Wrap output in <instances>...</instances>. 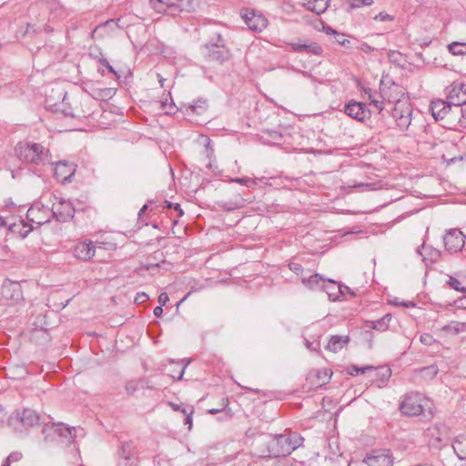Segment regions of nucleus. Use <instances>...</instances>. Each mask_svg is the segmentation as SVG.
I'll use <instances>...</instances> for the list:
<instances>
[{
    "mask_svg": "<svg viewBox=\"0 0 466 466\" xmlns=\"http://www.w3.org/2000/svg\"><path fill=\"white\" fill-rule=\"evenodd\" d=\"M304 41L305 39L298 38L296 41L289 42L288 45L290 46L292 51L301 53V46H303Z\"/></svg>",
    "mask_w": 466,
    "mask_h": 466,
    "instance_id": "obj_43",
    "label": "nucleus"
},
{
    "mask_svg": "<svg viewBox=\"0 0 466 466\" xmlns=\"http://www.w3.org/2000/svg\"><path fill=\"white\" fill-rule=\"evenodd\" d=\"M172 207H173V205H172L171 203H168V204H167V208H172ZM174 209H175L176 211H177V213H178V217H182V216H183L184 212H183V210L181 209V208H180V205H179V204L176 203V204L174 205Z\"/></svg>",
    "mask_w": 466,
    "mask_h": 466,
    "instance_id": "obj_53",
    "label": "nucleus"
},
{
    "mask_svg": "<svg viewBox=\"0 0 466 466\" xmlns=\"http://www.w3.org/2000/svg\"><path fill=\"white\" fill-rule=\"evenodd\" d=\"M402 307H405V308H414L416 305L414 302L412 301H404V300H401V305Z\"/></svg>",
    "mask_w": 466,
    "mask_h": 466,
    "instance_id": "obj_57",
    "label": "nucleus"
},
{
    "mask_svg": "<svg viewBox=\"0 0 466 466\" xmlns=\"http://www.w3.org/2000/svg\"><path fill=\"white\" fill-rule=\"evenodd\" d=\"M453 115L455 116L454 118H457L460 127H466V106L455 109V112H451V116H453Z\"/></svg>",
    "mask_w": 466,
    "mask_h": 466,
    "instance_id": "obj_35",
    "label": "nucleus"
},
{
    "mask_svg": "<svg viewBox=\"0 0 466 466\" xmlns=\"http://www.w3.org/2000/svg\"><path fill=\"white\" fill-rule=\"evenodd\" d=\"M19 459H20V454H18V453H12V454H10V455L6 458L5 462H6L7 464H9L11 460L18 461Z\"/></svg>",
    "mask_w": 466,
    "mask_h": 466,
    "instance_id": "obj_56",
    "label": "nucleus"
},
{
    "mask_svg": "<svg viewBox=\"0 0 466 466\" xmlns=\"http://www.w3.org/2000/svg\"><path fill=\"white\" fill-rule=\"evenodd\" d=\"M52 213L60 220L66 221L74 217L75 208L70 201L61 199L53 204Z\"/></svg>",
    "mask_w": 466,
    "mask_h": 466,
    "instance_id": "obj_14",
    "label": "nucleus"
},
{
    "mask_svg": "<svg viewBox=\"0 0 466 466\" xmlns=\"http://www.w3.org/2000/svg\"><path fill=\"white\" fill-rule=\"evenodd\" d=\"M390 303L392 304V305H395V306H400L401 305V301L398 298H394L393 299H391L390 301Z\"/></svg>",
    "mask_w": 466,
    "mask_h": 466,
    "instance_id": "obj_61",
    "label": "nucleus"
},
{
    "mask_svg": "<svg viewBox=\"0 0 466 466\" xmlns=\"http://www.w3.org/2000/svg\"><path fill=\"white\" fill-rule=\"evenodd\" d=\"M420 372L422 378L426 380H431L437 375L438 368L435 365H431L420 369Z\"/></svg>",
    "mask_w": 466,
    "mask_h": 466,
    "instance_id": "obj_37",
    "label": "nucleus"
},
{
    "mask_svg": "<svg viewBox=\"0 0 466 466\" xmlns=\"http://www.w3.org/2000/svg\"><path fill=\"white\" fill-rule=\"evenodd\" d=\"M326 279H323L319 274H314L309 276V278H303L302 283L309 289H322L326 283Z\"/></svg>",
    "mask_w": 466,
    "mask_h": 466,
    "instance_id": "obj_23",
    "label": "nucleus"
},
{
    "mask_svg": "<svg viewBox=\"0 0 466 466\" xmlns=\"http://www.w3.org/2000/svg\"><path fill=\"white\" fill-rule=\"evenodd\" d=\"M146 212V204L142 206V208L139 210L138 216L141 218L142 215Z\"/></svg>",
    "mask_w": 466,
    "mask_h": 466,
    "instance_id": "obj_64",
    "label": "nucleus"
},
{
    "mask_svg": "<svg viewBox=\"0 0 466 466\" xmlns=\"http://www.w3.org/2000/svg\"><path fill=\"white\" fill-rule=\"evenodd\" d=\"M446 97L454 109H459L466 104V85L461 81H454L446 88Z\"/></svg>",
    "mask_w": 466,
    "mask_h": 466,
    "instance_id": "obj_6",
    "label": "nucleus"
},
{
    "mask_svg": "<svg viewBox=\"0 0 466 466\" xmlns=\"http://www.w3.org/2000/svg\"><path fill=\"white\" fill-rule=\"evenodd\" d=\"M344 112L350 117L363 122L370 115V110L364 103L354 100L350 101L346 106Z\"/></svg>",
    "mask_w": 466,
    "mask_h": 466,
    "instance_id": "obj_11",
    "label": "nucleus"
},
{
    "mask_svg": "<svg viewBox=\"0 0 466 466\" xmlns=\"http://www.w3.org/2000/svg\"><path fill=\"white\" fill-rule=\"evenodd\" d=\"M374 20L380 22H391L394 20V16L386 12H380L374 16Z\"/></svg>",
    "mask_w": 466,
    "mask_h": 466,
    "instance_id": "obj_42",
    "label": "nucleus"
},
{
    "mask_svg": "<svg viewBox=\"0 0 466 466\" xmlns=\"http://www.w3.org/2000/svg\"><path fill=\"white\" fill-rule=\"evenodd\" d=\"M31 33H33V34H36V33H37V31H36V29H35V28H34L30 24H28V25H26L25 34H31Z\"/></svg>",
    "mask_w": 466,
    "mask_h": 466,
    "instance_id": "obj_59",
    "label": "nucleus"
},
{
    "mask_svg": "<svg viewBox=\"0 0 466 466\" xmlns=\"http://www.w3.org/2000/svg\"><path fill=\"white\" fill-rule=\"evenodd\" d=\"M380 90H381V89L388 90V87L386 88V87L384 86V84H383V82H382V81L380 82ZM364 94H365V96H367V98L370 100V102L371 101V99H372V98H376V97H378V96L382 97V96H381V93H380V95H377V94H376V92H375V91H373L371 88H365V89H364Z\"/></svg>",
    "mask_w": 466,
    "mask_h": 466,
    "instance_id": "obj_40",
    "label": "nucleus"
},
{
    "mask_svg": "<svg viewBox=\"0 0 466 466\" xmlns=\"http://www.w3.org/2000/svg\"><path fill=\"white\" fill-rule=\"evenodd\" d=\"M305 345L309 350H317L316 348H312V343H310L309 340H306Z\"/></svg>",
    "mask_w": 466,
    "mask_h": 466,
    "instance_id": "obj_63",
    "label": "nucleus"
},
{
    "mask_svg": "<svg viewBox=\"0 0 466 466\" xmlns=\"http://www.w3.org/2000/svg\"><path fill=\"white\" fill-rule=\"evenodd\" d=\"M181 412L183 414H185V421H184L185 424L188 426V430H191L192 425H193V418H192V415L194 413L193 407L183 408L181 410Z\"/></svg>",
    "mask_w": 466,
    "mask_h": 466,
    "instance_id": "obj_38",
    "label": "nucleus"
},
{
    "mask_svg": "<svg viewBox=\"0 0 466 466\" xmlns=\"http://www.w3.org/2000/svg\"><path fill=\"white\" fill-rule=\"evenodd\" d=\"M26 218L38 226L43 225L49 220L47 210H41L36 206L31 207L27 210Z\"/></svg>",
    "mask_w": 466,
    "mask_h": 466,
    "instance_id": "obj_18",
    "label": "nucleus"
},
{
    "mask_svg": "<svg viewBox=\"0 0 466 466\" xmlns=\"http://www.w3.org/2000/svg\"><path fill=\"white\" fill-rule=\"evenodd\" d=\"M289 269L296 274H300L303 271V268L301 267V265L296 262L289 263Z\"/></svg>",
    "mask_w": 466,
    "mask_h": 466,
    "instance_id": "obj_49",
    "label": "nucleus"
},
{
    "mask_svg": "<svg viewBox=\"0 0 466 466\" xmlns=\"http://www.w3.org/2000/svg\"><path fill=\"white\" fill-rule=\"evenodd\" d=\"M242 18L250 30L262 31L268 25L267 18L262 15L256 13L252 9H247L242 13Z\"/></svg>",
    "mask_w": 466,
    "mask_h": 466,
    "instance_id": "obj_9",
    "label": "nucleus"
},
{
    "mask_svg": "<svg viewBox=\"0 0 466 466\" xmlns=\"http://www.w3.org/2000/svg\"><path fill=\"white\" fill-rule=\"evenodd\" d=\"M169 405L176 411H181V410L183 409L178 404H176V403H173V402H170Z\"/></svg>",
    "mask_w": 466,
    "mask_h": 466,
    "instance_id": "obj_60",
    "label": "nucleus"
},
{
    "mask_svg": "<svg viewBox=\"0 0 466 466\" xmlns=\"http://www.w3.org/2000/svg\"><path fill=\"white\" fill-rule=\"evenodd\" d=\"M156 77L157 79L158 84L160 85L161 88H164L165 91H167V93H163L161 99L159 101L160 108L165 112V114L170 115L175 112V104L173 103V100L170 96L169 89L171 86L169 84L165 85V82L167 79L163 77L160 74L156 73Z\"/></svg>",
    "mask_w": 466,
    "mask_h": 466,
    "instance_id": "obj_10",
    "label": "nucleus"
},
{
    "mask_svg": "<svg viewBox=\"0 0 466 466\" xmlns=\"http://www.w3.org/2000/svg\"><path fill=\"white\" fill-rule=\"evenodd\" d=\"M431 409V400L419 392L407 394L400 403V410L406 416H419Z\"/></svg>",
    "mask_w": 466,
    "mask_h": 466,
    "instance_id": "obj_4",
    "label": "nucleus"
},
{
    "mask_svg": "<svg viewBox=\"0 0 466 466\" xmlns=\"http://www.w3.org/2000/svg\"><path fill=\"white\" fill-rule=\"evenodd\" d=\"M97 247L104 249H114L116 248V244L111 241H107L106 239L97 242Z\"/></svg>",
    "mask_w": 466,
    "mask_h": 466,
    "instance_id": "obj_45",
    "label": "nucleus"
},
{
    "mask_svg": "<svg viewBox=\"0 0 466 466\" xmlns=\"http://www.w3.org/2000/svg\"><path fill=\"white\" fill-rule=\"evenodd\" d=\"M417 253L421 256L423 261L429 263H434L441 258L440 250L424 244L417 248Z\"/></svg>",
    "mask_w": 466,
    "mask_h": 466,
    "instance_id": "obj_19",
    "label": "nucleus"
},
{
    "mask_svg": "<svg viewBox=\"0 0 466 466\" xmlns=\"http://www.w3.org/2000/svg\"><path fill=\"white\" fill-rule=\"evenodd\" d=\"M452 107L453 106L451 105V103H449L448 100L445 101L442 99H435L431 103V115L435 120L443 119L449 115L450 112H451Z\"/></svg>",
    "mask_w": 466,
    "mask_h": 466,
    "instance_id": "obj_15",
    "label": "nucleus"
},
{
    "mask_svg": "<svg viewBox=\"0 0 466 466\" xmlns=\"http://www.w3.org/2000/svg\"><path fill=\"white\" fill-rule=\"evenodd\" d=\"M15 150L17 157L24 163L40 166L50 162L49 149L39 143L20 142Z\"/></svg>",
    "mask_w": 466,
    "mask_h": 466,
    "instance_id": "obj_3",
    "label": "nucleus"
},
{
    "mask_svg": "<svg viewBox=\"0 0 466 466\" xmlns=\"http://www.w3.org/2000/svg\"><path fill=\"white\" fill-rule=\"evenodd\" d=\"M366 466H392L394 458L390 450L372 451L363 460Z\"/></svg>",
    "mask_w": 466,
    "mask_h": 466,
    "instance_id": "obj_7",
    "label": "nucleus"
},
{
    "mask_svg": "<svg viewBox=\"0 0 466 466\" xmlns=\"http://www.w3.org/2000/svg\"><path fill=\"white\" fill-rule=\"evenodd\" d=\"M322 290L327 293L329 300L332 301L338 300L343 295L341 286L330 279H327Z\"/></svg>",
    "mask_w": 466,
    "mask_h": 466,
    "instance_id": "obj_20",
    "label": "nucleus"
},
{
    "mask_svg": "<svg viewBox=\"0 0 466 466\" xmlns=\"http://www.w3.org/2000/svg\"><path fill=\"white\" fill-rule=\"evenodd\" d=\"M232 182L245 185L248 187H251L257 185V180L250 177H236L231 179Z\"/></svg>",
    "mask_w": 466,
    "mask_h": 466,
    "instance_id": "obj_39",
    "label": "nucleus"
},
{
    "mask_svg": "<svg viewBox=\"0 0 466 466\" xmlns=\"http://www.w3.org/2000/svg\"><path fill=\"white\" fill-rule=\"evenodd\" d=\"M350 342V337L348 335L339 336L333 335L330 337L326 349L331 352H339Z\"/></svg>",
    "mask_w": 466,
    "mask_h": 466,
    "instance_id": "obj_21",
    "label": "nucleus"
},
{
    "mask_svg": "<svg viewBox=\"0 0 466 466\" xmlns=\"http://www.w3.org/2000/svg\"><path fill=\"white\" fill-rule=\"evenodd\" d=\"M370 369H371V367H370V366H367L365 368L352 367L350 374L353 376L362 374L365 372L366 370H370Z\"/></svg>",
    "mask_w": 466,
    "mask_h": 466,
    "instance_id": "obj_50",
    "label": "nucleus"
},
{
    "mask_svg": "<svg viewBox=\"0 0 466 466\" xmlns=\"http://www.w3.org/2000/svg\"><path fill=\"white\" fill-rule=\"evenodd\" d=\"M146 300V293L142 292L137 294V296L135 299L136 303H143Z\"/></svg>",
    "mask_w": 466,
    "mask_h": 466,
    "instance_id": "obj_55",
    "label": "nucleus"
},
{
    "mask_svg": "<svg viewBox=\"0 0 466 466\" xmlns=\"http://www.w3.org/2000/svg\"><path fill=\"white\" fill-rule=\"evenodd\" d=\"M351 8H360L361 6H370L373 4V0H350Z\"/></svg>",
    "mask_w": 466,
    "mask_h": 466,
    "instance_id": "obj_41",
    "label": "nucleus"
},
{
    "mask_svg": "<svg viewBox=\"0 0 466 466\" xmlns=\"http://www.w3.org/2000/svg\"><path fill=\"white\" fill-rule=\"evenodd\" d=\"M420 340L421 343H423L424 345H431L434 341V339L431 335L428 334V333H423L420 335Z\"/></svg>",
    "mask_w": 466,
    "mask_h": 466,
    "instance_id": "obj_48",
    "label": "nucleus"
},
{
    "mask_svg": "<svg viewBox=\"0 0 466 466\" xmlns=\"http://www.w3.org/2000/svg\"><path fill=\"white\" fill-rule=\"evenodd\" d=\"M169 300L168 296L166 292H163L158 297V302L160 306L166 305V303Z\"/></svg>",
    "mask_w": 466,
    "mask_h": 466,
    "instance_id": "obj_52",
    "label": "nucleus"
},
{
    "mask_svg": "<svg viewBox=\"0 0 466 466\" xmlns=\"http://www.w3.org/2000/svg\"><path fill=\"white\" fill-rule=\"evenodd\" d=\"M381 96L388 102L394 103L392 116L401 130H406L411 122L412 108L410 101L404 96V92L399 85L392 83L388 90L381 89Z\"/></svg>",
    "mask_w": 466,
    "mask_h": 466,
    "instance_id": "obj_2",
    "label": "nucleus"
},
{
    "mask_svg": "<svg viewBox=\"0 0 466 466\" xmlns=\"http://www.w3.org/2000/svg\"><path fill=\"white\" fill-rule=\"evenodd\" d=\"M322 31L324 33H326L327 35H335L337 34V31L335 29H333L332 27L330 26H325V25H322Z\"/></svg>",
    "mask_w": 466,
    "mask_h": 466,
    "instance_id": "obj_54",
    "label": "nucleus"
},
{
    "mask_svg": "<svg viewBox=\"0 0 466 466\" xmlns=\"http://www.w3.org/2000/svg\"><path fill=\"white\" fill-rule=\"evenodd\" d=\"M163 312L162 306H157L154 309V314L156 317H159Z\"/></svg>",
    "mask_w": 466,
    "mask_h": 466,
    "instance_id": "obj_58",
    "label": "nucleus"
},
{
    "mask_svg": "<svg viewBox=\"0 0 466 466\" xmlns=\"http://www.w3.org/2000/svg\"><path fill=\"white\" fill-rule=\"evenodd\" d=\"M150 7L157 15H176L181 12L179 5L173 2L164 0H149Z\"/></svg>",
    "mask_w": 466,
    "mask_h": 466,
    "instance_id": "obj_12",
    "label": "nucleus"
},
{
    "mask_svg": "<svg viewBox=\"0 0 466 466\" xmlns=\"http://www.w3.org/2000/svg\"><path fill=\"white\" fill-rule=\"evenodd\" d=\"M74 173L75 167L72 164L65 161H58L54 164V174L62 182L67 181Z\"/></svg>",
    "mask_w": 466,
    "mask_h": 466,
    "instance_id": "obj_16",
    "label": "nucleus"
},
{
    "mask_svg": "<svg viewBox=\"0 0 466 466\" xmlns=\"http://www.w3.org/2000/svg\"><path fill=\"white\" fill-rule=\"evenodd\" d=\"M330 0H306L304 5L307 9L320 15L324 13L329 7Z\"/></svg>",
    "mask_w": 466,
    "mask_h": 466,
    "instance_id": "obj_24",
    "label": "nucleus"
},
{
    "mask_svg": "<svg viewBox=\"0 0 466 466\" xmlns=\"http://www.w3.org/2000/svg\"><path fill=\"white\" fill-rule=\"evenodd\" d=\"M322 47L318 43L310 42L307 39H305L303 42V46H301V53L319 56L322 54Z\"/></svg>",
    "mask_w": 466,
    "mask_h": 466,
    "instance_id": "obj_29",
    "label": "nucleus"
},
{
    "mask_svg": "<svg viewBox=\"0 0 466 466\" xmlns=\"http://www.w3.org/2000/svg\"><path fill=\"white\" fill-rule=\"evenodd\" d=\"M448 284L453 289L460 292H466V275L460 277H451Z\"/></svg>",
    "mask_w": 466,
    "mask_h": 466,
    "instance_id": "obj_28",
    "label": "nucleus"
},
{
    "mask_svg": "<svg viewBox=\"0 0 466 466\" xmlns=\"http://www.w3.org/2000/svg\"><path fill=\"white\" fill-rule=\"evenodd\" d=\"M452 448L460 460H466V433L456 437Z\"/></svg>",
    "mask_w": 466,
    "mask_h": 466,
    "instance_id": "obj_25",
    "label": "nucleus"
},
{
    "mask_svg": "<svg viewBox=\"0 0 466 466\" xmlns=\"http://www.w3.org/2000/svg\"><path fill=\"white\" fill-rule=\"evenodd\" d=\"M349 187L357 188L360 191L374 189L373 186L370 183H358V184H354V185L349 186Z\"/></svg>",
    "mask_w": 466,
    "mask_h": 466,
    "instance_id": "obj_46",
    "label": "nucleus"
},
{
    "mask_svg": "<svg viewBox=\"0 0 466 466\" xmlns=\"http://www.w3.org/2000/svg\"><path fill=\"white\" fill-rule=\"evenodd\" d=\"M16 419L26 427H33L39 422L38 414L31 409H24L16 412Z\"/></svg>",
    "mask_w": 466,
    "mask_h": 466,
    "instance_id": "obj_17",
    "label": "nucleus"
},
{
    "mask_svg": "<svg viewBox=\"0 0 466 466\" xmlns=\"http://www.w3.org/2000/svg\"><path fill=\"white\" fill-rule=\"evenodd\" d=\"M316 378H317V381H316V384L318 386H322V385H325L327 384L330 378H331V375H332V372L330 370H328V369H324V370H316L314 372Z\"/></svg>",
    "mask_w": 466,
    "mask_h": 466,
    "instance_id": "obj_33",
    "label": "nucleus"
},
{
    "mask_svg": "<svg viewBox=\"0 0 466 466\" xmlns=\"http://www.w3.org/2000/svg\"><path fill=\"white\" fill-rule=\"evenodd\" d=\"M74 431H76L75 428H69L63 424H46L43 428V433L46 439H50L51 441L54 440L53 435H57L58 437L65 438L68 441H73L75 438L73 435Z\"/></svg>",
    "mask_w": 466,
    "mask_h": 466,
    "instance_id": "obj_8",
    "label": "nucleus"
},
{
    "mask_svg": "<svg viewBox=\"0 0 466 466\" xmlns=\"http://www.w3.org/2000/svg\"><path fill=\"white\" fill-rule=\"evenodd\" d=\"M370 49H371V47H370L369 45H367V44H363V45L361 46V50H362V51H364V52H368V51H370Z\"/></svg>",
    "mask_w": 466,
    "mask_h": 466,
    "instance_id": "obj_62",
    "label": "nucleus"
},
{
    "mask_svg": "<svg viewBox=\"0 0 466 466\" xmlns=\"http://www.w3.org/2000/svg\"><path fill=\"white\" fill-rule=\"evenodd\" d=\"M334 35L337 43L339 44L340 46H347L348 44H350V40L346 38V35L344 34L337 32V34H335Z\"/></svg>",
    "mask_w": 466,
    "mask_h": 466,
    "instance_id": "obj_47",
    "label": "nucleus"
},
{
    "mask_svg": "<svg viewBox=\"0 0 466 466\" xmlns=\"http://www.w3.org/2000/svg\"><path fill=\"white\" fill-rule=\"evenodd\" d=\"M303 438L295 432L279 435H262L256 443L258 455L261 458H278L290 454L302 445Z\"/></svg>",
    "mask_w": 466,
    "mask_h": 466,
    "instance_id": "obj_1",
    "label": "nucleus"
},
{
    "mask_svg": "<svg viewBox=\"0 0 466 466\" xmlns=\"http://www.w3.org/2000/svg\"><path fill=\"white\" fill-rule=\"evenodd\" d=\"M245 206V200L242 198H238L235 201L224 202L221 204V208L231 211L241 208Z\"/></svg>",
    "mask_w": 466,
    "mask_h": 466,
    "instance_id": "obj_36",
    "label": "nucleus"
},
{
    "mask_svg": "<svg viewBox=\"0 0 466 466\" xmlns=\"http://www.w3.org/2000/svg\"><path fill=\"white\" fill-rule=\"evenodd\" d=\"M9 229L12 232L18 233L22 238H25L28 235V233L32 230V226L27 228L24 221L20 220L19 224H10Z\"/></svg>",
    "mask_w": 466,
    "mask_h": 466,
    "instance_id": "obj_31",
    "label": "nucleus"
},
{
    "mask_svg": "<svg viewBox=\"0 0 466 466\" xmlns=\"http://www.w3.org/2000/svg\"><path fill=\"white\" fill-rule=\"evenodd\" d=\"M95 253L96 246L90 240L80 241L73 248L74 257L84 261L90 260Z\"/></svg>",
    "mask_w": 466,
    "mask_h": 466,
    "instance_id": "obj_13",
    "label": "nucleus"
},
{
    "mask_svg": "<svg viewBox=\"0 0 466 466\" xmlns=\"http://www.w3.org/2000/svg\"><path fill=\"white\" fill-rule=\"evenodd\" d=\"M2 294L6 299L15 300H18L22 295L19 286L15 283H10L8 285L4 286Z\"/></svg>",
    "mask_w": 466,
    "mask_h": 466,
    "instance_id": "obj_26",
    "label": "nucleus"
},
{
    "mask_svg": "<svg viewBox=\"0 0 466 466\" xmlns=\"http://www.w3.org/2000/svg\"><path fill=\"white\" fill-rule=\"evenodd\" d=\"M441 330L446 334L457 335L461 332L466 331V323L451 321L441 328Z\"/></svg>",
    "mask_w": 466,
    "mask_h": 466,
    "instance_id": "obj_27",
    "label": "nucleus"
},
{
    "mask_svg": "<svg viewBox=\"0 0 466 466\" xmlns=\"http://www.w3.org/2000/svg\"><path fill=\"white\" fill-rule=\"evenodd\" d=\"M449 51L455 56L466 54V42H453L448 46Z\"/></svg>",
    "mask_w": 466,
    "mask_h": 466,
    "instance_id": "obj_34",
    "label": "nucleus"
},
{
    "mask_svg": "<svg viewBox=\"0 0 466 466\" xmlns=\"http://www.w3.org/2000/svg\"><path fill=\"white\" fill-rule=\"evenodd\" d=\"M188 363H189V361H187L185 363L184 360H181V361L171 360L167 369L169 372V375L173 379H175L177 380H180L184 375L185 370H186L187 366L188 365Z\"/></svg>",
    "mask_w": 466,
    "mask_h": 466,
    "instance_id": "obj_22",
    "label": "nucleus"
},
{
    "mask_svg": "<svg viewBox=\"0 0 466 466\" xmlns=\"http://www.w3.org/2000/svg\"><path fill=\"white\" fill-rule=\"evenodd\" d=\"M465 241L466 236L457 228L447 229L443 235L445 250L451 254L461 251L465 246Z\"/></svg>",
    "mask_w": 466,
    "mask_h": 466,
    "instance_id": "obj_5",
    "label": "nucleus"
},
{
    "mask_svg": "<svg viewBox=\"0 0 466 466\" xmlns=\"http://www.w3.org/2000/svg\"><path fill=\"white\" fill-rule=\"evenodd\" d=\"M380 96L372 98L370 103V105H373L379 112H381L384 108V100L385 99L382 98V100H380Z\"/></svg>",
    "mask_w": 466,
    "mask_h": 466,
    "instance_id": "obj_44",
    "label": "nucleus"
},
{
    "mask_svg": "<svg viewBox=\"0 0 466 466\" xmlns=\"http://www.w3.org/2000/svg\"><path fill=\"white\" fill-rule=\"evenodd\" d=\"M391 320V315L386 314L378 320L370 321V328L380 331H385L389 328V323Z\"/></svg>",
    "mask_w": 466,
    "mask_h": 466,
    "instance_id": "obj_30",
    "label": "nucleus"
},
{
    "mask_svg": "<svg viewBox=\"0 0 466 466\" xmlns=\"http://www.w3.org/2000/svg\"><path fill=\"white\" fill-rule=\"evenodd\" d=\"M116 89L114 87H106L94 91L93 96L100 100H107L115 96Z\"/></svg>",
    "mask_w": 466,
    "mask_h": 466,
    "instance_id": "obj_32",
    "label": "nucleus"
},
{
    "mask_svg": "<svg viewBox=\"0 0 466 466\" xmlns=\"http://www.w3.org/2000/svg\"><path fill=\"white\" fill-rule=\"evenodd\" d=\"M100 63L103 65V66H106L108 69V71L112 74H114L117 78L119 77V76L117 75V73L115 71V69L113 68L112 66H110V64L106 60V59H101L100 60Z\"/></svg>",
    "mask_w": 466,
    "mask_h": 466,
    "instance_id": "obj_51",
    "label": "nucleus"
}]
</instances>
